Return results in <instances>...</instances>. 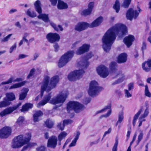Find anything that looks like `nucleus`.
Instances as JSON below:
<instances>
[{
    "mask_svg": "<svg viewBox=\"0 0 151 151\" xmlns=\"http://www.w3.org/2000/svg\"><path fill=\"white\" fill-rule=\"evenodd\" d=\"M128 33L127 28L125 25L117 24L108 29L102 39V47L104 51L109 52L110 50L112 44L115 40L117 35L122 37Z\"/></svg>",
    "mask_w": 151,
    "mask_h": 151,
    "instance_id": "nucleus-1",
    "label": "nucleus"
},
{
    "mask_svg": "<svg viewBox=\"0 0 151 151\" xmlns=\"http://www.w3.org/2000/svg\"><path fill=\"white\" fill-rule=\"evenodd\" d=\"M31 137L30 135L27 137H24L22 135H19L14 138L12 147L13 148H18L21 147L25 144L27 145L24 146L21 151H24L28 148H31L37 145L36 143L30 142Z\"/></svg>",
    "mask_w": 151,
    "mask_h": 151,
    "instance_id": "nucleus-2",
    "label": "nucleus"
},
{
    "mask_svg": "<svg viewBox=\"0 0 151 151\" xmlns=\"http://www.w3.org/2000/svg\"><path fill=\"white\" fill-rule=\"evenodd\" d=\"M59 80L58 76H55L51 78L47 76H45L42 83L41 88V94L42 95L45 91L48 92L55 88Z\"/></svg>",
    "mask_w": 151,
    "mask_h": 151,
    "instance_id": "nucleus-3",
    "label": "nucleus"
},
{
    "mask_svg": "<svg viewBox=\"0 0 151 151\" xmlns=\"http://www.w3.org/2000/svg\"><path fill=\"white\" fill-rule=\"evenodd\" d=\"M85 108V106L83 104L78 101H70L67 104L66 109L68 113L73 110L74 111L78 113L83 110Z\"/></svg>",
    "mask_w": 151,
    "mask_h": 151,
    "instance_id": "nucleus-4",
    "label": "nucleus"
},
{
    "mask_svg": "<svg viewBox=\"0 0 151 151\" xmlns=\"http://www.w3.org/2000/svg\"><path fill=\"white\" fill-rule=\"evenodd\" d=\"M74 53V51L69 50L62 55L58 62V67L59 68H61L65 66L73 57Z\"/></svg>",
    "mask_w": 151,
    "mask_h": 151,
    "instance_id": "nucleus-5",
    "label": "nucleus"
},
{
    "mask_svg": "<svg viewBox=\"0 0 151 151\" xmlns=\"http://www.w3.org/2000/svg\"><path fill=\"white\" fill-rule=\"evenodd\" d=\"M98 85V83L95 81H92L90 82L88 91V94L89 96L93 97L98 95L102 88Z\"/></svg>",
    "mask_w": 151,
    "mask_h": 151,
    "instance_id": "nucleus-6",
    "label": "nucleus"
},
{
    "mask_svg": "<svg viewBox=\"0 0 151 151\" xmlns=\"http://www.w3.org/2000/svg\"><path fill=\"white\" fill-rule=\"evenodd\" d=\"M34 6L36 11L39 14L38 17L42 19L45 22H49L48 15L45 14H42V10L41 7L40 1L38 0L36 1L34 3Z\"/></svg>",
    "mask_w": 151,
    "mask_h": 151,
    "instance_id": "nucleus-7",
    "label": "nucleus"
},
{
    "mask_svg": "<svg viewBox=\"0 0 151 151\" xmlns=\"http://www.w3.org/2000/svg\"><path fill=\"white\" fill-rule=\"evenodd\" d=\"M16 99L15 95L13 93H8L6 94V97L4 100L0 102V107H6L11 104V101L14 100Z\"/></svg>",
    "mask_w": 151,
    "mask_h": 151,
    "instance_id": "nucleus-8",
    "label": "nucleus"
},
{
    "mask_svg": "<svg viewBox=\"0 0 151 151\" xmlns=\"http://www.w3.org/2000/svg\"><path fill=\"white\" fill-rule=\"evenodd\" d=\"M85 71L83 69L75 70L70 73L68 78L70 81H75L82 77Z\"/></svg>",
    "mask_w": 151,
    "mask_h": 151,
    "instance_id": "nucleus-9",
    "label": "nucleus"
},
{
    "mask_svg": "<svg viewBox=\"0 0 151 151\" xmlns=\"http://www.w3.org/2000/svg\"><path fill=\"white\" fill-rule=\"evenodd\" d=\"M22 105V103L19 102L16 105L12 107H8L0 112V116L2 117L7 114L12 113L14 111L17 109Z\"/></svg>",
    "mask_w": 151,
    "mask_h": 151,
    "instance_id": "nucleus-10",
    "label": "nucleus"
},
{
    "mask_svg": "<svg viewBox=\"0 0 151 151\" xmlns=\"http://www.w3.org/2000/svg\"><path fill=\"white\" fill-rule=\"evenodd\" d=\"M46 37L48 41L51 43L58 42L60 39L59 34L56 33L50 32L47 35Z\"/></svg>",
    "mask_w": 151,
    "mask_h": 151,
    "instance_id": "nucleus-11",
    "label": "nucleus"
},
{
    "mask_svg": "<svg viewBox=\"0 0 151 151\" xmlns=\"http://www.w3.org/2000/svg\"><path fill=\"white\" fill-rule=\"evenodd\" d=\"M12 129L11 127L5 126L0 129V138L2 139L7 138L12 133Z\"/></svg>",
    "mask_w": 151,
    "mask_h": 151,
    "instance_id": "nucleus-12",
    "label": "nucleus"
},
{
    "mask_svg": "<svg viewBox=\"0 0 151 151\" xmlns=\"http://www.w3.org/2000/svg\"><path fill=\"white\" fill-rule=\"evenodd\" d=\"M97 71L99 75L103 78L106 77L109 74L107 68L104 65H100L97 68Z\"/></svg>",
    "mask_w": 151,
    "mask_h": 151,
    "instance_id": "nucleus-13",
    "label": "nucleus"
},
{
    "mask_svg": "<svg viewBox=\"0 0 151 151\" xmlns=\"http://www.w3.org/2000/svg\"><path fill=\"white\" fill-rule=\"evenodd\" d=\"M139 15V12L137 10H134L132 8H130L127 11L126 16L127 19L131 21L133 18L136 19Z\"/></svg>",
    "mask_w": 151,
    "mask_h": 151,
    "instance_id": "nucleus-14",
    "label": "nucleus"
},
{
    "mask_svg": "<svg viewBox=\"0 0 151 151\" xmlns=\"http://www.w3.org/2000/svg\"><path fill=\"white\" fill-rule=\"evenodd\" d=\"M58 142V139L55 135H52L48 139L47 146L48 147L55 149L56 147Z\"/></svg>",
    "mask_w": 151,
    "mask_h": 151,
    "instance_id": "nucleus-15",
    "label": "nucleus"
},
{
    "mask_svg": "<svg viewBox=\"0 0 151 151\" xmlns=\"http://www.w3.org/2000/svg\"><path fill=\"white\" fill-rule=\"evenodd\" d=\"M90 27V24L85 22H82L78 23L75 26L74 29L76 31L80 32Z\"/></svg>",
    "mask_w": 151,
    "mask_h": 151,
    "instance_id": "nucleus-16",
    "label": "nucleus"
},
{
    "mask_svg": "<svg viewBox=\"0 0 151 151\" xmlns=\"http://www.w3.org/2000/svg\"><path fill=\"white\" fill-rule=\"evenodd\" d=\"M90 48V45L86 44H84L78 48L76 52V54L78 55H81L83 54L88 51Z\"/></svg>",
    "mask_w": 151,
    "mask_h": 151,
    "instance_id": "nucleus-17",
    "label": "nucleus"
},
{
    "mask_svg": "<svg viewBox=\"0 0 151 151\" xmlns=\"http://www.w3.org/2000/svg\"><path fill=\"white\" fill-rule=\"evenodd\" d=\"M66 97L62 94H60L57 96L55 99H52L51 101L52 104H56L63 103L65 100Z\"/></svg>",
    "mask_w": 151,
    "mask_h": 151,
    "instance_id": "nucleus-18",
    "label": "nucleus"
},
{
    "mask_svg": "<svg viewBox=\"0 0 151 151\" xmlns=\"http://www.w3.org/2000/svg\"><path fill=\"white\" fill-rule=\"evenodd\" d=\"M135 40L134 36L131 35H129L125 37L123 39L124 44L127 47H129L132 44L133 42Z\"/></svg>",
    "mask_w": 151,
    "mask_h": 151,
    "instance_id": "nucleus-19",
    "label": "nucleus"
},
{
    "mask_svg": "<svg viewBox=\"0 0 151 151\" xmlns=\"http://www.w3.org/2000/svg\"><path fill=\"white\" fill-rule=\"evenodd\" d=\"M143 70L146 72H149L151 70V58L145 61L142 64Z\"/></svg>",
    "mask_w": 151,
    "mask_h": 151,
    "instance_id": "nucleus-20",
    "label": "nucleus"
},
{
    "mask_svg": "<svg viewBox=\"0 0 151 151\" xmlns=\"http://www.w3.org/2000/svg\"><path fill=\"white\" fill-rule=\"evenodd\" d=\"M127 59V55L126 53H121L117 57V62L119 64L124 63L126 62Z\"/></svg>",
    "mask_w": 151,
    "mask_h": 151,
    "instance_id": "nucleus-21",
    "label": "nucleus"
},
{
    "mask_svg": "<svg viewBox=\"0 0 151 151\" xmlns=\"http://www.w3.org/2000/svg\"><path fill=\"white\" fill-rule=\"evenodd\" d=\"M94 4L93 2H90L88 5V9L84 10L82 12V14L85 16L90 15L92 12Z\"/></svg>",
    "mask_w": 151,
    "mask_h": 151,
    "instance_id": "nucleus-22",
    "label": "nucleus"
},
{
    "mask_svg": "<svg viewBox=\"0 0 151 151\" xmlns=\"http://www.w3.org/2000/svg\"><path fill=\"white\" fill-rule=\"evenodd\" d=\"M103 20V18L102 17L100 16L99 17L90 24V27L93 28L99 26L102 23Z\"/></svg>",
    "mask_w": 151,
    "mask_h": 151,
    "instance_id": "nucleus-23",
    "label": "nucleus"
},
{
    "mask_svg": "<svg viewBox=\"0 0 151 151\" xmlns=\"http://www.w3.org/2000/svg\"><path fill=\"white\" fill-rule=\"evenodd\" d=\"M22 81V78H18L14 79V77L12 76L7 81L2 82L1 84L2 85H6L11 83L12 82H20Z\"/></svg>",
    "mask_w": 151,
    "mask_h": 151,
    "instance_id": "nucleus-24",
    "label": "nucleus"
},
{
    "mask_svg": "<svg viewBox=\"0 0 151 151\" xmlns=\"http://www.w3.org/2000/svg\"><path fill=\"white\" fill-rule=\"evenodd\" d=\"M43 113L40 110H37L36 111L33 115V121L34 122H38L39 121V118L42 116Z\"/></svg>",
    "mask_w": 151,
    "mask_h": 151,
    "instance_id": "nucleus-25",
    "label": "nucleus"
},
{
    "mask_svg": "<svg viewBox=\"0 0 151 151\" xmlns=\"http://www.w3.org/2000/svg\"><path fill=\"white\" fill-rule=\"evenodd\" d=\"M33 107L32 104L28 103H26L22 106L21 111L22 112L28 111L29 109L32 108Z\"/></svg>",
    "mask_w": 151,
    "mask_h": 151,
    "instance_id": "nucleus-26",
    "label": "nucleus"
},
{
    "mask_svg": "<svg viewBox=\"0 0 151 151\" xmlns=\"http://www.w3.org/2000/svg\"><path fill=\"white\" fill-rule=\"evenodd\" d=\"M58 8L59 9H66L68 6L67 4L63 1L59 0L57 5Z\"/></svg>",
    "mask_w": 151,
    "mask_h": 151,
    "instance_id": "nucleus-27",
    "label": "nucleus"
},
{
    "mask_svg": "<svg viewBox=\"0 0 151 151\" xmlns=\"http://www.w3.org/2000/svg\"><path fill=\"white\" fill-rule=\"evenodd\" d=\"M111 104H110L107 106H106L104 108L97 112V113H99L102 112L106 111L107 109H109L107 113L106 114V116H109L111 114Z\"/></svg>",
    "mask_w": 151,
    "mask_h": 151,
    "instance_id": "nucleus-28",
    "label": "nucleus"
},
{
    "mask_svg": "<svg viewBox=\"0 0 151 151\" xmlns=\"http://www.w3.org/2000/svg\"><path fill=\"white\" fill-rule=\"evenodd\" d=\"M26 83V82L24 81L14 84L10 87L9 89H11L20 87L24 86L25 84Z\"/></svg>",
    "mask_w": 151,
    "mask_h": 151,
    "instance_id": "nucleus-29",
    "label": "nucleus"
},
{
    "mask_svg": "<svg viewBox=\"0 0 151 151\" xmlns=\"http://www.w3.org/2000/svg\"><path fill=\"white\" fill-rule=\"evenodd\" d=\"M109 67L110 70L112 72H116L117 70V64L115 62H111L110 64Z\"/></svg>",
    "mask_w": 151,
    "mask_h": 151,
    "instance_id": "nucleus-30",
    "label": "nucleus"
},
{
    "mask_svg": "<svg viewBox=\"0 0 151 151\" xmlns=\"http://www.w3.org/2000/svg\"><path fill=\"white\" fill-rule=\"evenodd\" d=\"M67 135V133L63 131L61 132L58 136V145H61L62 140L65 138Z\"/></svg>",
    "mask_w": 151,
    "mask_h": 151,
    "instance_id": "nucleus-31",
    "label": "nucleus"
},
{
    "mask_svg": "<svg viewBox=\"0 0 151 151\" xmlns=\"http://www.w3.org/2000/svg\"><path fill=\"white\" fill-rule=\"evenodd\" d=\"M80 133L79 131L77 132V134L74 139L72 141L71 143L69 145V147H72L76 145L77 140L78 139Z\"/></svg>",
    "mask_w": 151,
    "mask_h": 151,
    "instance_id": "nucleus-32",
    "label": "nucleus"
},
{
    "mask_svg": "<svg viewBox=\"0 0 151 151\" xmlns=\"http://www.w3.org/2000/svg\"><path fill=\"white\" fill-rule=\"evenodd\" d=\"M45 126L48 128H52L54 124V122L50 119H47L45 122Z\"/></svg>",
    "mask_w": 151,
    "mask_h": 151,
    "instance_id": "nucleus-33",
    "label": "nucleus"
},
{
    "mask_svg": "<svg viewBox=\"0 0 151 151\" xmlns=\"http://www.w3.org/2000/svg\"><path fill=\"white\" fill-rule=\"evenodd\" d=\"M50 25L54 30L57 32L58 31L59 29L61 31H62L63 30V28L60 25H58L57 27L55 24L52 22L50 23Z\"/></svg>",
    "mask_w": 151,
    "mask_h": 151,
    "instance_id": "nucleus-34",
    "label": "nucleus"
},
{
    "mask_svg": "<svg viewBox=\"0 0 151 151\" xmlns=\"http://www.w3.org/2000/svg\"><path fill=\"white\" fill-rule=\"evenodd\" d=\"M142 111V109H140L135 115L132 121V124L134 127L135 126L137 120L138 119L141 112Z\"/></svg>",
    "mask_w": 151,
    "mask_h": 151,
    "instance_id": "nucleus-35",
    "label": "nucleus"
},
{
    "mask_svg": "<svg viewBox=\"0 0 151 151\" xmlns=\"http://www.w3.org/2000/svg\"><path fill=\"white\" fill-rule=\"evenodd\" d=\"M113 7L116 13L119 12L120 9V4L118 0H116Z\"/></svg>",
    "mask_w": 151,
    "mask_h": 151,
    "instance_id": "nucleus-36",
    "label": "nucleus"
},
{
    "mask_svg": "<svg viewBox=\"0 0 151 151\" xmlns=\"http://www.w3.org/2000/svg\"><path fill=\"white\" fill-rule=\"evenodd\" d=\"M124 113L123 111L119 113L118 116V120L117 121L116 126H117L118 123H121L124 119Z\"/></svg>",
    "mask_w": 151,
    "mask_h": 151,
    "instance_id": "nucleus-37",
    "label": "nucleus"
},
{
    "mask_svg": "<svg viewBox=\"0 0 151 151\" xmlns=\"http://www.w3.org/2000/svg\"><path fill=\"white\" fill-rule=\"evenodd\" d=\"M28 90L26 89L25 92H22L19 95V100H23L27 96Z\"/></svg>",
    "mask_w": 151,
    "mask_h": 151,
    "instance_id": "nucleus-38",
    "label": "nucleus"
},
{
    "mask_svg": "<svg viewBox=\"0 0 151 151\" xmlns=\"http://www.w3.org/2000/svg\"><path fill=\"white\" fill-rule=\"evenodd\" d=\"M132 0H124L122 4L123 6L125 8H127L129 6Z\"/></svg>",
    "mask_w": 151,
    "mask_h": 151,
    "instance_id": "nucleus-39",
    "label": "nucleus"
},
{
    "mask_svg": "<svg viewBox=\"0 0 151 151\" xmlns=\"http://www.w3.org/2000/svg\"><path fill=\"white\" fill-rule=\"evenodd\" d=\"M24 121V119L23 116H20L16 122L19 126L22 125L23 122Z\"/></svg>",
    "mask_w": 151,
    "mask_h": 151,
    "instance_id": "nucleus-40",
    "label": "nucleus"
},
{
    "mask_svg": "<svg viewBox=\"0 0 151 151\" xmlns=\"http://www.w3.org/2000/svg\"><path fill=\"white\" fill-rule=\"evenodd\" d=\"M143 137V133L142 132H141L138 136V139L136 142V146H137L139 145L140 141L142 139Z\"/></svg>",
    "mask_w": 151,
    "mask_h": 151,
    "instance_id": "nucleus-41",
    "label": "nucleus"
},
{
    "mask_svg": "<svg viewBox=\"0 0 151 151\" xmlns=\"http://www.w3.org/2000/svg\"><path fill=\"white\" fill-rule=\"evenodd\" d=\"M145 95L147 97H151V93L149 92L148 88L147 85H146L145 86Z\"/></svg>",
    "mask_w": 151,
    "mask_h": 151,
    "instance_id": "nucleus-42",
    "label": "nucleus"
},
{
    "mask_svg": "<svg viewBox=\"0 0 151 151\" xmlns=\"http://www.w3.org/2000/svg\"><path fill=\"white\" fill-rule=\"evenodd\" d=\"M118 144V139L116 138L115 142L112 149V151H117V147Z\"/></svg>",
    "mask_w": 151,
    "mask_h": 151,
    "instance_id": "nucleus-43",
    "label": "nucleus"
},
{
    "mask_svg": "<svg viewBox=\"0 0 151 151\" xmlns=\"http://www.w3.org/2000/svg\"><path fill=\"white\" fill-rule=\"evenodd\" d=\"M35 68L32 69L30 71L27 77V78L29 79L32 76L35 74Z\"/></svg>",
    "mask_w": 151,
    "mask_h": 151,
    "instance_id": "nucleus-44",
    "label": "nucleus"
},
{
    "mask_svg": "<svg viewBox=\"0 0 151 151\" xmlns=\"http://www.w3.org/2000/svg\"><path fill=\"white\" fill-rule=\"evenodd\" d=\"M72 122L73 121L70 119H65L63 121V123L64 127L65 125L71 124Z\"/></svg>",
    "mask_w": 151,
    "mask_h": 151,
    "instance_id": "nucleus-45",
    "label": "nucleus"
},
{
    "mask_svg": "<svg viewBox=\"0 0 151 151\" xmlns=\"http://www.w3.org/2000/svg\"><path fill=\"white\" fill-rule=\"evenodd\" d=\"M36 151H47L46 147L44 146L41 145L36 148Z\"/></svg>",
    "mask_w": 151,
    "mask_h": 151,
    "instance_id": "nucleus-46",
    "label": "nucleus"
},
{
    "mask_svg": "<svg viewBox=\"0 0 151 151\" xmlns=\"http://www.w3.org/2000/svg\"><path fill=\"white\" fill-rule=\"evenodd\" d=\"M57 127L61 131L63 130L65 128V127L63 124V123H62L61 122L58 123L57 125Z\"/></svg>",
    "mask_w": 151,
    "mask_h": 151,
    "instance_id": "nucleus-47",
    "label": "nucleus"
},
{
    "mask_svg": "<svg viewBox=\"0 0 151 151\" xmlns=\"http://www.w3.org/2000/svg\"><path fill=\"white\" fill-rule=\"evenodd\" d=\"M149 111L148 109V107L145 110L143 114H142L141 116V118H145L147 117L149 114Z\"/></svg>",
    "mask_w": 151,
    "mask_h": 151,
    "instance_id": "nucleus-48",
    "label": "nucleus"
},
{
    "mask_svg": "<svg viewBox=\"0 0 151 151\" xmlns=\"http://www.w3.org/2000/svg\"><path fill=\"white\" fill-rule=\"evenodd\" d=\"M51 93H48L44 97V99L47 102H48L51 99Z\"/></svg>",
    "mask_w": 151,
    "mask_h": 151,
    "instance_id": "nucleus-49",
    "label": "nucleus"
},
{
    "mask_svg": "<svg viewBox=\"0 0 151 151\" xmlns=\"http://www.w3.org/2000/svg\"><path fill=\"white\" fill-rule=\"evenodd\" d=\"M27 14L29 16L32 17H36L35 14L34 13H32L29 9H28L27 11Z\"/></svg>",
    "mask_w": 151,
    "mask_h": 151,
    "instance_id": "nucleus-50",
    "label": "nucleus"
},
{
    "mask_svg": "<svg viewBox=\"0 0 151 151\" xmlns=\"http://www.w3.org/2000/svg\"><path fill=\"white\" fill-rule=\"evenodd\" d=\"M47 102L44 99L42 100L39 103L38 105H39V106H44L46 104Z\"/></svg>",
    "mask_w": 151,
    "mask_h": 151,
    "instance_id": "nucleus-51",
    "label": "nucleus"
},
{
    "mask_svg": "<svg viewBox=\"0 0 151 151\" xmlns=\"http://www.w3.org/2000/svg\"><path fill=\"white\" fill-rule=\"evenodd\" d=\"M124 91L126 96L127 97L129 98L132 96V94L130 93L129 92V91L127 89H125Z\"/></svg>",
    "mask_w": 151,
    "mask_h": 151,
    "instance_id": "nucleus-52",
    "label": "nucleus"
},
{
    "mask_svg": "<svg viewBox=\"0 0 151 151\" xmlns=\"http://www.w3.org/2000/svg\"><path fill=\"white\" fill-rule=\"evenodd\" d=\"M55 51L57 52L59 48V46L58 43H55L53 45Z\"/></svg>",
    "mask_w": 151,
    "mask_h": 151,
    "instance_id": "nucleus-53",
    "label": "nucleus"
},
{
    "mask_svg": "<svg viewBox=\"0 0 151 151\" xmlns=\"http://www.w3.org/2000/svg\"><path fill=\"white\" fill-rule=\"evenodd\" d=\"M134 83H130L128 85V90L130 91L133 89L134 87Z\"/></svg>",
    "mask_w": 151,
    "mask_h": 151,
    "instance_id": "nucleus-54",
    "label": "nucleus"
},
{
    "mask_svg": "<svg viewBox=\"0 0 151 151\" xmlns=\"http://www.w3.org/2000/svg\"><path fill=\"white\" fill-rule=\"evenodd\" d=\"M147 44L146 42L144 41L143 42L141 48V50L142 51V53H144V50H145L146 48Z\"/></svg>",
    "mask_w": 151,
    "mask_h": 151,
    "instance_id": "nucleus-55",
    "label": "nucleus"
},
{
    "mask_svg": "<svg viewBox=\"0 0 151 151\" xmlns=\"http://www.w3.org/2000/svg\"><path fill=\"white\" fill-rule=\"evenodd\" d=\"M17 46L16 43H15L13 46H12L10 49V53H12L14 49H15Z\"/></svg>",
    "mask_w": 151,
    "mask_h": 151,
    "instance_id": "nucleus-56",
    "label": "nucleus"
},
{
    "mask_svg": "<svg viewBox=\"0 0 151 151\" xmlns=\"http://www.w3.org/2000/svg\"><path fill=\"white\" fill-rule=\"evenodd\" d=\"M12 35V34H9L8 35L3 39V41L4 42H6L7 41L10 37Z\"/></svg>",
    "mask_w": 151,
    "mask_h": 151,
    "instance_id": "nucleus-57",
    "label": "nucleus"
},
{
    "mask_svg": "<svg viewBox=\"0 0 151 151\" xmlns=\"http://www.w3.org/2000/svg\"><path fill=\"white\" fill-rule=\"evenodd\" d=\"M111 131V128H110L109 129L108 131L105 132L103 135V137H105L107 134H109Z\"/></svg>",
    "mask_w": 151,
    "mask_h": 151,
    "instance_id": "nucleus-58",
    "label": "nucleus"
},
{
    "mask_svg": "<svg viewBox=\"0 0 151 151\" xmlns=\"http://www.w3.org/2000/svg\"><path fill=\"white\" fill-rule=\"evenodd\" d=\"M50 1L51 4L53 6L56 5L58 1V0H50Z\"/></svg>",
    "mask_w": 151,
    "mask_h": 151,
    "instance_id": "nucleus-59",
    "label": "nucleus"
},
{
    "mask_svg": "<svg viewBox=\"0 0 151 151\" xmlns=\"http://www.w3.org/2000/svg\"><path fill=\"white\" fill-rule=\"evenodd\" d=\"M27 55H25L23 54H20L19 56L20 59L24 58L26 57H27Z\"/></svg>",
    "mask_w": 151,
    "mask_h": 151,
    "instance_id": "nucleus-60",
    "label": "nucleus"
},
{
    "mask_svg": "<svg viewBox=\"0 0 151 151\" xmlns=\"http://www.w3.org/2000/svg\"><path fill=\"white\" fill-rule=\"evenodd\" d=\"M131 133V130H128L127 131V139H128L130 137Z\"/></svg>",
    "mask_w": 151,
    "mask_h": 151,
    "instance_id": "nucleus-61",
    "label": "nucleus"
},
{
    "mask_svg": "<svg viewBox=\"0 0 151 151\" xmlns=\"http://www.w3.org/2000/svg\"><path fill=\"white\" fill-rule=\"evenodd\" d=\"M91 101V99L90 98H88L86 99L85 101V104H88Z\"/></svg>",
    "mask_w": 151,
    "mask_h": 151,
    "instance_id": "nucleus-62",
    "label": "nucleus"
},
{
    "mask_svg": "<svg viewBox=\"0 0 151 151\" xmlns=\"http://www.w3.org/2000/svg\"><path fill=\"white\" fill-rule=\"evenodd\" d=\"M17 11V10L16 9H12L10 10L9 12V13L10 14H12L14 12H15Z\"/></svg>",
    "mask_w": 151,
    "mask_h": 151,
    "instance_id": "nucleus-63",
    "label": "nucleus"
},
{
    "mask_svg": "<svg viewBox=\"0 0 151 151\" xmlns=\"http://www.w3.org/2000/svg\"><path fill=\"white\" fill-rule=\"evenodd\" d=\"M45 139H49V135L47 132H46L45 134Z\"/></svg>",
    "mask_w": 151,
    "mask_h": 151,
    "instance_id": "nucleus-64",
    "label": "nucleus"
}]
</instances>
